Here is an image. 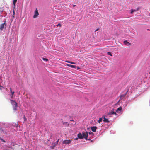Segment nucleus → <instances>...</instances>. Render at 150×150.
I'll return each mask as SVG.
<instances>
[{
  "label": "nucleus",
  "mask_w": 150,
  "mask_h": 150,
  "mask_svg": "<svg viewBox=\"0 0 150 150\" xmlns=\"http://www.w3.org/2000/svg\"><path fill=\"white\" fill-rule=\"evenodd\" d=\"M11 103L13 106V109L14 110H17L18 105L17 103L14 100H10Z\"/></svg>",
  "instance_id": "nucleus-1"
},
{
  "label": "nucleus",
  "mask_w": 150,
  "mask_h": 150,
  "mask_svg": "<svg viewBox=\"0 0 150 150\" xmlns=\"http://www.w3.org/2000/svg\"><path fill=\"white\" fill-rule=\"evenodd\" d=\"M82 135L83 138H84L86 140H90V138H89V139H88V132H83Z\"/></svg>",
  "instance_id": "nucleus-2"
},
{
  "label": "nucleus",
  "mask_w": 150,
  "mask_h": 150,
  "mask_svg": "<svg viewBox=\"0 0 150 150\" xmlns=\"http://www.w3.org/2000/svg\"><path fill=\"white\" fill-rule=\"evenodd\" d=\"M6 24L5 22L2 24H1L0 25V30L1 31L4 28H6Z\"/></svg>",
  "instance_id": "nucleus-3"
},
{
  "label": "nucleus",
  "mask_w": 150,
  "mask_h": 150,
  "mask_svg": "<svg viewBox=\"0 0 150 150\" xmlns=\"http://www.w3.org/2000/svg\"><path fill=\"white\" fill-rule=\"evenodd\" d=\"M71 142V141L69 140H64L63 142V144H69Z\"/></svg>",
  "instance_id": "nucleus-4"
},
{
  "label": "nucleus",
  "mask_w": 150,
  "mask_h": 150,
  "mask_svg": "<svg viewBox=\"0 0 150 150\" xmlns=\"http://www.w3.org/2000/svg\"><path fill=\"white\" fill-rule=\"evenodd\" d=\"M38 15L39 13L38 12V11L37 9H36L35 12V14L33 16V18H36Z\"/></svg>",
  "instance_id": "nucleus-5"
},
{
  "label": "nucleus",
  "mask_w": 150,
  "mask_h": 150,
  "mask_svg": "<svg viewBox=\"0 0 150 150\" xmlns=\"http://www.w3.org/2000/svg\"><path fill=\"white\" fill-rule=\"evenodd\" d=\"M97 129V127L96 126H93L91 127V130L94 132H96V129Z\"/></svg>",
  "instance_id": "nucleus-6"
},
{
  "label": "nucleus",
  "mask_w": 150,
  "mask_h": 150,
  "mask_svg": "<svg viewBox=\"0 0 150 150\" xmlns=\"http://www.w3.org/2000/svg\"><path fill=\"white\" fill-rule=\"evenodd\" d=\"M78 137L80 139H81L83 138V135L81 133H79L78 134Z\"/></svg>",
  "instance_id": "nucleus-7"
},
{
  "label": "nucleus",
  "mask_w": 150,
  "mask_h": 150,
  "mask_svg": "<svg viewBox=\"0 0 150 150\" xmlns=\"http://www.w3.org/2000/svg\"><path fill=\"white\" fill-rule=\"evenodd\" d=\"M113 114H116V112H114V110L112 109V110L111 112L108 114V115H113Z\"/></svg>",
  "instance_id": "nucleus-8"
},
{
  "label": "nucleus",
  "mask_w": 150,
  "mask_h": 150,
  "mask_svg": "<svg viewBox=\"0 0 150 150\" xmlns=\"http://www.w3.org/2000/svg\"><path fill=\"white\" fill-rule=\"evenodd\" d=\"M123 42L125 45H127V46H129L131 44V43H129L127 40L124 41Z\"/></svg>",
  "instance_id": "nucleus-9"
},
{
  "label": "nucleus",
  "mask_w": 150,
  "mask_h": 150,
  "mask_svg": "<svg viewBox=\"0 0 150 150\" xmlns=\"http://www.w3.org/2000/svg\"><path fill=\"white\" fill-rule=\"evenodd\" d=\"M103 121L106 123H109V120L107 119L105 117H103Z\"/></svg>",
  "instance_id": "nucleus-10"
},
{
  "label": "nucleus",
  "mask_w": 150,
  "mask_h": 150,
  "mask_svg": "<svg viewBox=\"0 0 150 150\" xmlns=\"http://www.w3.org/2000/svg\"><path fill=\"white\" fill-rule=\"evenodd\" d=\"M67 66H68L72 68H76V66L75 65H70V64H67Z\"/></svg>",
  "instance_id": "nucleus-11"
},
{
  "label": "nucleus",
  "mask_w": 150,
  "mask_h": 150,
  "mask_svg": "<svg viewBox=\"0 0 150 150\" xmlns=\"http://www.w3.org/2000/svg\"><path fill=\"white\" fill-rule=\"evenodd\" d=\"M63 124V125H66V126L68 127L69 125V123H68L67 122H64L62 121Z\"/></svg>",
  "instance_id": "nucleus-12"
},
{
  "label": "nucleus",
  "mask_w": 150,
  "mask_h": 150,
  "mask_svg": "<svg viewBox=\"0 0 150 150\" xmlns=\"http://www.w3.org/2000/svg\"><path fill=\"white\" fill-rule=\"evenodd\" d=\"M10 91H11V97H12L13 96V94L14 93V91H12L11 88H10Z\"/></svg>",
  "instance_id": "nucleus-13"
},
{
  "label": "nucleus",
  "mask_w": 150,
  "mask_h": 150,
  "mask_svg": "<svg viewBox=\"0 0 150 150\" xmlns=\"http://www.w3.org/2000/svg\"><path fill=\"white\" fill-rule=\"evenodd\" d=\"M125 96V95L123 94L120 96V100L123 99Z\"/></svg>",
  "instance_id": "nucleus-14"
},
{
  "label": "nucleus",
  "mask_w": 150,
  "mask_h": 150,
  "mask_svg": "<svg viewBox=\"0 0 150 150\" xmlns=\"http://www.w3.org/2000/svg\"><path fill=\"white\" fill-rule=\"evenodd\" d=\"M122 110V108L121 107H120L118 108L116 110V112H117L118 111H121Z\"/></svg>",
  "instance_id": "nucleus-15"
},
{
  "label": "nucleus",
  "mask_w": 150,
  "mask_h": 150,
  "mask_svg": "<svg viewBox=\"0 0 150 150\" xmlns=\"http://www.w3.org/2000/svg\"><path fill=\"white\" fill-rule=\"evenodd\" d=\"M138 10V9H137V10H133V9H132L131 10V13L132 14V13H133L134 12H135L137 11Z\"/></svg>",
  "instance_id": "nucleus-16"
},
{
  "label": "nucleus",
  "mask_w": 150,
  "mask_h": 150,
  "mask_svg": "<svg viewBox=\"0 0 150 150\" xmlns=\"http://www.w3.org/2000/svg\"><path fill=\"white\" fill-rule=\"evenodd\" d=\"M66 62H67L68 63H70L72 64H75V63L74 62H70V61H66Z\"/></svg>",
  "instance_id": "nucleus-17"
},
{
  "label": "nucleus",
  "mask_w": 150,
  "mask_h": 150,
  "mask_svg": "<svg viewBox=\"0 0 150 150\" xmlns=\"http://www.w3.org/2000/svg\"><path fill=\"white\" fill-rule=\"evenodd\" d=\"M102 118H100L98 120V122L99 123H100L102 121Z\"/></svg>",
  "instance_id": "nucleus-18"
},
{
  "label": "nucleus",
  "mask_w": 150,
  "mask_h": 150,
  "mask_svg": "<svg viewBox=\"0 0 150 150\" xmlns=\"http://www.w3.org/2000/svg\"><path fill=\"white\" fill-rule=\"evenodd\" d=\"M42 59L45 61L46 62H47L48 61V59H47V58H44V57H43L42 58Z\"/></svg>",
  "instance_id": "nucleus-19"
},
{
  "label": "nucleus",
  "mask_w": 150,
  "mask_h": 150,
  "mask_svg": "<svg viewBox=\"0 0 150 150\" xmlns=\"http://www.w3.org/2000/svg\"><path fill=\"white\" fill-rule=\"evenodd\" d=\"M89 135H90L91 136H93L94 135V134L91 132H89Z\"/></svg>",
  "instance_id": "nucleus-20"
},
{
  "label": "nucleus",
  "mask_w": 150,
  "mask_h": 150,
  "mask_svg": "<svg viewBox=\"0 0 150 150\" xmlns=\"http://www.w3.org/2000/svg\"><path fill=\"white\" fill-rule=\"evenodd\" d=\"M17 0H13V4L14 5H15V4Z\"/></svg>",
  "instance_id": "nucleus-21"
},
{
  "label": "nucleus",
  "mask_w": 150,
  "mask_h": 150,
  "mask_svg": "<svg viewBox=\"0 0 150 150\" xmlns=\"http://www.w3.org/2000/svg\"><path fill=\"white\" fill-rule=\"evenodd\" d=\"M107 54L108 55H110L111 56H112V54H111V52H107Z\"/></svg>",
  "instance_id": "nucleus-22"
},
{
  "label": "nucleus",
  "mask_w": 150,
  "mask_h": 150,
  "mask_svg": "<svg viewBox=\"0 0 150 150\" xmlns=\"http://www.w3.org/2000/svg\"><path fill=\"white\" fill-rule=\"evenodd\" d=\"M61 25L60 23H58L57 25V27H58V26L61 27Z\"/></svg>",
  "instance_id": "nucleus-23"
},
{
  "label": "nucleus",
  "mask_w": 150,
  "mask_h": 150,
  "mask_svg": "<svg viewBox=\"0 0 150 150\" xmlns=\"http://www.w3.org/2000/svg\"><path fill=\"white\" fill-rule=\"evenodd\" d=\"M18 125V123H15V125H14V126L17 127Z\"/></svg>",
  "instance_id": "nucleus-24"
},
{
  "label": "nucleus",
  "mask_w": 150,
  "mask_h": 150,
  "mask_svg": "<svg viewBox=\"0 0 150 150\" xmlns=\"http://www.w3.org/2000/svg\"><path fill=\"white\" fill-rule=\"evenodd\" d=\"M0 139L3 142H6V141L4 140H3V139H1V138H0Z\"/></svg>",
  "instance_id": "nucleus-25"
},
{
  "label": "nucleus",
  "mask_w": 150,
  "mask_h": 150,
  "mask_svg": "<svg viewBox=\"0 0 150 150\" xmlns=\"http://www.w3.org/2000/svg\"><path fill=\"white\" fill-rule=\"evenodd\" d=\"M23 118H24V121H25L26 120V117H25V116H24L23 117Z\"/></svg>",
  "instance_id": "nucleus-26"
},
{
  "label": "nucleus",
  "mask_w": 150,
  "mask_h": 150,
  "mask_svg": "<svg viewBox=\"0 0 150 150\" xmlns=\"http://www.w3.org/2000/svg\"><path fill=\"white\" fill-rule=\"evenodd\" d=\"M59 141V139H58L57 141L56 142H55V143H56V144H58Z\"/></svg>",
  "instance_id": "nucleus-27"
},
{
  "label": "nucleus",
  "mask_w": 150,
  "mask_h": 150,
  "mask_svg": "<svg viewBox=\"0 0 150 150\" xmlns=\"http://www.w3.org/2000/svg\"><path fill=\"white\" fill-rule=\"evenodd\" d=\"M0 87L1 88V87H2V86H0ZM0 90H1L2 89V88H0Z\"/></svg>",
  "instance_id": "nucleus-28"
},
{
  "label": "nucleus",
  "mask_w": 150,
  "mask_h": 150,
  "mask_svg": "<svg viewBox=\"0 0 150 150\" xmlns=\"http://www.w3.org/2000/svg\"><path fill=\"white\" fill-rule=\"evenodd\" d=\"M78 138H78V137H77V138H76L75 139V140H77V139H78Z\"/></svg>",
  "instance_id": "nucleus-29"
},
{
  "label": "nucleus",
  "mask_w": 150,
  "mask_h": 150,
  "mask_svg": "<svg viewBox=\"0 0 150 150\" xmlns=\"http://www.w3.org/2000/svg\"><path fill=\"white\" fill-rule=\"evenodd\" d=\"M127 91L125 93V94H124V95H125V96H126V95L127 94Z\"/></svg>",
  "instance_id": "nucleus-30"
},
{
  "label": "nucleus",
  "mask_w": 150,
  "mask_h": 150,
  "mask_svg": "<svg viewBox=\"0 0 150 150\" xmlns=\"http://www.w3.org/2000/svg\"><path fill=\"white\" fill-rule=\"evenodd\" d=\"M76 6V5H73V7H75Z\"/></svg>",
  "instance_id": "nucleus-31"
},
{
  "label": "nucleus",
  "mask_w": 150,
  "mask_h": 150,
  "mask_svg": "<svg viewBox=\"0 0 150 150\" xmlns=\"http://www.w3.org/2000/svg\"><path fill=\"white\" fill-rule=\"evenodd\" d=\"M0 131L3 132V130H2L0 128Z\"/></svg>",
  "instance_id": "nucleus-32"
},
{
  "label": "nucleus",
  "mask_w": 150,
  "mask_h": 150,
  "mask_svg": "<svg viewBox=\"0 0 150 150\" xmlns=\"http://www.w3.org/2000/svg\"><path fill=\"white\" fill-rule=\"evenodd\" d=\"M129 91V89H127V92H128Z\"/></svg>",
  "instance_id": "nucleus-33"
},
{
  "label": "nucleus",
  "mask_w": 150,
  "mask_h": 150,
  "mask_svg": "<svg viewBox=\"0 0 150 150\" xmlns=\"http://www.w3.org/2000/svg\"><path fill=\"white\" fill-rule=\"evenodd\" d=\"M121 100H120H120H119L118 101V102H119Z\"/></svg>",
  "instance_id": "nucleus-34"
},
{
  "label": "nucleus",
  "mask_w": 150,
  "mask_h": 150,
  "mask_svg": "<svg viewBox=\"0 0 150 150\" xmlns=\"http://www.w3.org/2000/svg\"><path fill=\"white\" fill-rule=\"evenodd\" d=\"M99 30V29H97L96 30V31H98Z\"/></svg>",
  "instance_id": "nucleus-35"
},
{
  "label": "nucleus",
  "mask_w": 150,
  "mask_h": 150,
  "mask_svg": "<svg viewBox=\"0 0 150 150\" xmlns=\"http://www.w3.org/2000/svg\"><path fill=\"white\" fill-rule=\"evenodd\" d=\"M13 13H14H14H15V12H14V11H13Z\"/></svg>",
  "instance_id": "nucleus-36"
},
{
  "label": "nucleus",
  "mask_w": 150,
  "mask_h": 150,
  "mask_svg": "<svg viewBox=\"0 0 150 150\" xmlns=\"http://www.w3.org/2000/svg\"><path fill=\"white\" fill-rule=\"evenodd\" d=\"M78 69H79V67H78Z\"/></svg>",
  "instance_id": "nucleus-37"
}]
</instances>
